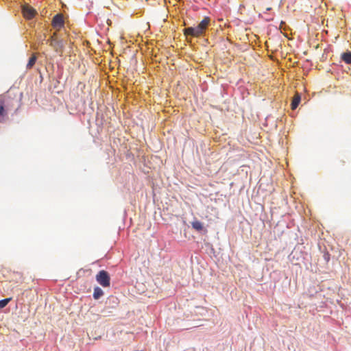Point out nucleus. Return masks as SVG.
<instances>
[{
  "mask_svg": "<svg viewBox=\"0 0 351 351\" xmlns=\"http://www.w3.org/2000/svg\"><path fill=\"white\" fill-rule=\"evenodd\" d=\"M210 22L209 17H204L196 27H189L184 29L186 36L199 37L204 34Z\"/></svg>",
  "mask_w": 351,
  "mask_h": 351,
  "instance_id": "obj_1",
  "label": "nucleus"
},
{
  "mask_svg": "<svg viewBox=\"0 0 351 351\" xmlns=\"http://www.w3.org/2000/svg\"><path fill=\"white\" fill-rule=\"evenodd\" d=\"M97 282L103 287H108L110 285V277L105 270H101L96 275Z\"/></svg>",
  "mask_w": 351,
  "mask_h": 351,
  "instance_id": "obj_2",
  "label": "nucleus"
},
{
  "mask_svg": "<svg viewBox=\"0 0 351 351\" xmlns=\"http://www.w3.org/2000/svg\"><path fill=\"white\" fill-rule=\"evenodd\" d=\"M47 43L53 47L54 51L62 56L64 50V44L62 40H58L57 38H49L47 40Z\"/></svg>",
  "mask_w": 351,
  "mask_h": 351,
  "instance_id": "obj_3",
  "label": "nucleus"
},
{
  "mask_svg": "<svg viewBox=\"0 0 351 351\" xmlns=\"http://www.w3.org/2000/svg\"><path fill=\"white\" fill-rule=\"evenodd\" d=\"M8 110H10V108L8 100L0 98V123L6 121Z\"/></svg>",
  "mask_w": 351,
  "mask_h": 351,
  "instance_id": "obj_4",
  "label": "nucleus"
},
{
  "mask_svg": "<svg viewBox=\"0 0 351 351\" xmlns=\"http://www.w3.org/2000/svg\"><path fill=\"white\" fill-rule=\"evenodd\" d=\"M51 25L56 30H60L64 25V20L63 14L61 13L56 14L51 21Z\"/></svg>",
  "mask_w": 351,
  "mask_h": 351,
  "instance_id": "obj_5",
  "label": "nucleus"
},
{
  "mask_svg": "<svg viewBox=\"0 0 351 351\" xmlns=\"http://www.w3.org/2000/svg\"><path fill=\"white\" fill-rule=\"evenodd\" d=\"M22 10L24 17L27 19H31L35 16V10L29 5H24Z\"/></svg>",
  "mask_w": 351,
  "mask_h": 351,
  "instance_id": "obj_6",
  "label": "nucleus"
},
{
  "mask_svg": "<svg viewBox=\"0 0 351 351\" xmlns=\"http://www.w3.org/2000/svg\"><path fill=\"white\" fill-rule=\"evenodd\" d=\"M341 60L346 64H351V51H347L341 54Z\"/></svg>",
  "mask_w": 351,
  "mask_h": 351,
  "instance_id": "obj_7",
  "label": "nucleus"
},
{
  "mask_svg": "<svg viewBox=\"0 0 351 351\" xmlns=\"http://www.w3.org/2000/svg\"><path fill=\"white\" fill-rule=\"evenodd\" d=\"M300 102V95L298 93H296L292 100L291 102V108L293 110H295L298 106Z\"/></svg>",
  "mask_w": 351,
  "mask_h": 351,
  "instance_id": "obj_8",
  "label": "nucleus"
},
{
  "mask_svg": "<svg viewBox=\"0 0 351 351\" xmlns=\"http://www.w3.org/2000/svg\"><path fill=\"white\" fill-rule=\"evenodd\" d=\"M103 295H104V291H102V289L100 287H96L94 288V291H93V298H94V299L98 300Z\"/></svg>",
  "mask_w": 351,
  "mask_h": 351,
  "instance_id": "obj_9",
  "label": "nucleus"
},
{
  "mask_svg": "<svg viewBox=\"0 0 351 351\" xmlns=\"http://www.w3.org/2000/svg\"><path fill=\"white\" fill-rule=\"evenodd\" d=\"M36 60H37L36 56L35 54H33L32 56V57L29 58V60L27 64L26 68L27 69H32L33 67V66L35 64Z\"/></svg>",
  "mask_w": 351,
  "mask_h": 351,
  "instance_id": "obj_10",
  "label": "nucleus"
},
{
  "mask_svg": "<svg viewBox=\"0 0 351 351\" xmlns=\"http://www.w3.org/2000/svg\"><path fill=\"white\" fill-rule=\"evenodd\" d=\"M193 228L197 231H202L203 230V224L199 221H194L191 223Z\"/></svg>",
  "mask_w": 351,
  "mask_h": 351,
  "instance_id": "obj_11",
  "label": "nucleus"
},
{
  "mask_svg": "<svg viewBox=\"0 0 351 351\" xmlns=\"http://www.w3.org/2000/svg\"><path fill=\"white\" fill-rule=\"evenodd\" d=\"M10 300L11 298H5L0 300V308L5 307Z\"/></svg>",
  "mask_w": 351,
  "mask_h": 351,
  "instance_id": "obj_12",
  "label": "nucleus"
},
{
  "mask_svg": "<svg viewBox=\"0 0 351 351\" xmlns=\"http://www.w3.org/2000/svg\"><path fill=\"white\" fill-rule=\"evenodd\" d=\"M57 33L54 32L53 35L50 37V38H56Z\"/></svg>",
  "mask_w": 351,
  "mask_h": 351,
  "instance_id": "obj_13",
  "label": "nucleus"
},
{
  "mask_svg": "<svg viewBox=\"0 0 351 351\" xmlns=\"http://www.w3.org/2000/svg\"><path fill=\"white\" fill-rule=\"evenodd\" d=\"M267 11L271 10V8H267Z\"/></svg>",
  "mask_w": 351,
  "mask_h": 351,
  "instance_id": "obj_14",
  "label": "nucleus"
}]
</instances>
